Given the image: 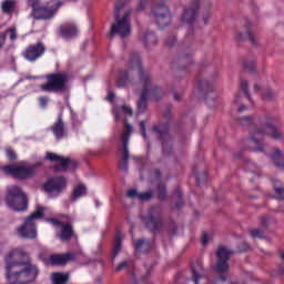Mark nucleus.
<instances>
[{"label":"nucleus","instance_id":"nucleus-1","mask_svg":"<svg viewBox=\"0 0 284 284\" xmlns=\"http://www.w3.org/2000/svg\"><path fill=\"white\" fill-rule=\"evenodd\" d=\"M7 278L12 284L34 283L39 270L32 263L28 253L22 248H14L6 256Z\"/></svg>","mask_w":284,"mask_h":284},{"label":"nucleus","instance_id":"nucleus-2","mask_svg":"<svg viewBox=\"0 0 284 284\" xmlns=\"http://www.w3.org/2000/svg\"><path fill=\"white\" fill-rule=\"evenodd\" d=\"M130 14H132V8L125 3V1L120 0L115 3L114 8V19L115 22L111 26L109 37L112 39L114 34H119L121 39L130 37L132 28L130 26Z\"/></svg>","mask_w":284,"mask_h":284},{"label":"nucleus","instance_id":"nucleus-3","mask_svg":"<svg viewBox=\"0 0 284 284\" xmlns=\"http://www.w3.org/2000/svg\"><path fill=\"white\" fill-rule=\"evenodd\" d=\"M265 135L271 139H282L283 133L272 124H265L263 126H255L251 131V138L244 140V145L252 152H263V139Z\"/></svg>","mask_w":284,"mask_h":284},{"label":"nucleus","instance_id":"nucleus-4","mask_svg":"<svg viewBox=\"0 0 284 284\" xmlns=\"http://www.w3.org/2000/svg\"><path fill=\"white\" fill-rule=\"evenodd\" d=\"M129 68H131V70H136L138 74H140V82L138 83V88H141V90H143V78L148 77L150 82L148 84V97H150V99H153L154 101H161V99H163V89L159 87V84L154 83L152 75L143 71V68H141V58L139 57V53L134 52L131 54L129 60Z\"/></svg>","mask_w":284,"mask_h":284},{"label":"nucleus","instance_id":"nucleus-5","mask_svg":"<svg viewBox=\"0 0 284 284\" xmlns=\"http://www.w3.org/2000/svg\"><path fill=\"white\" fill-rule=\"evenodd\" d=\"M45 209L37 207V210L27 216L23 223L17 229L18 236L21 239H34L37 236V221L43 219Z\"/></svg>","mask_w":284,"mask_h":284},{"label":"nucleus","instance_id":"nucleus-6","mask_svg":"<svg viewBox=\"0 0 284 284\" xmlns=\"http://www.w3.org/2000/svg\"><path fill=\"white\" fill-rule=\"evenodd\" d=\"M6 203L13 212H23L28 210V196L21 186L11 185L8 187Z\"/></svg>","mask_w":284,"mask_h":284},{"label":"nucleus","instance_id":"nucleus-7","mask_svg":"<svg viewBox=\"0 0 284 284\" xmlns=\"http://www.w3.org/2000/svg\"><path fill=\"white\" fill-rule=\"evenodd\" d=\"M219 80V69L212 64H207L201 70V79L199 80V88L204 94L214 92V84Z\"/></svg>","mask_w":284,"mask_h":284},{"label":"nucleus","instance_id":"nucleus-8","mask_svg":"<svg viewBox=\"0 0 284 284\" xmlns=\"http://www.w3.org/2000/svg\"><path fill=\"white\" fill-rule=\"evenodd\" d=\"M48 81L40 85L42 92H65L69 77L67 73H52L47 75Z\"/></svg>","mask_w":284,"mask_h":284},{"label":"nucleus","instance_id":"nucleus-9","mask_svg":"<svg viewBox=\"0 0 284 284\" xmlns=\"http://www.w3.org/2000/svg\"><path fill=\"white\" fill-rule=\"evenodd\" d=\"M37 165H41V164L29 165L26 162H21L16 165L0 166V170H2L4 174H10V176H14V179L26 180V179H32V176H34L36 174L34 168H37Z\"/></svg>","mask_w":284,"mask_h":284},{"label":"nucleus","instance_id":"nucleus-10","mask_svg":"<svg viewBox=\"0 0 284 284\" xmlns=\"http://www.w3.org/2000/svg\"><path fill=\"white\" fill-rule=\"evenodd\" d=\"M133 128L130 123H124V131L121 134V143H122V158L119 163V170L121 172H128V161L130 159V151H128V142L130 141V134H132Z\"/></svg>","mask_w":284,"mask_h":284},{"label":"nucleus","instance_id":"nucleus-11","mask_svg":"<svg viewBox=\"0 0 284 284\" xmlns=\"http://www.w3.org/2000/svg\"><path fill=\"white\" fill-rule=\"evenodd\" d=\"M232 254H234V251H230V248L225 246L217 247L215 253L217 258L215 264V272H217V274H227V272H230V264L227 261H230Z\"/></svg>","mask_w":284,"mask_h":284},{"label":"nucleus","instance_id":"nucleus-12","mask_svg":"<svg viewBox=\"0 0 284 284\" xmlns=\"http://www.w3.org/2000/svg\"><path fill=\"white\" fill-rule=\"evenodd\" d=\"M143 223L150 232H159L163 227V217L160 207H153L143 217Z\"/></svg>","mask_w":284,"mask_h":284},{"label":"nucleus","instance_id":"nucleus-13","mask_svg":"<svg viewBox=\"0 0 284 284\" xmlns=\"http://www.w3.org/2000/svg\"><path fill=\"white\" fill-rule=\"evenodd\" d=\"M152 14L155 17L159 28H166V26L172 23V13L165 4H155L152 8Z\"/></svg>","mask_w":284,"mask_h":284},{"label":"nucleus","instance_id":"nucleus-14","mask_svg":"<svg viewBox=\"0 0 284 284\" xmlns=\"http://www.w3.org/2000/svg\"><path fill=\"white\" fill-rule=\"evenodd\" d=\"M47 161H53L58 163L53 166L54 172H65L68 168L70 166V158H63L58 155L57 153L47 152L45 153Z\"/></svg>","mask_w":284,"mask_h":284},{"label":"nucleus","instance_id":"nucleus-15","mask_svg":"<svg viewBox=\"0 0 284 284\" xmlns=\"http://www.w3.org/2000/svg\"><path fill=\"white\" fill-rule=\"evenodd\" d=\"M63 6V2L55 0L47 4V7H40L36 12L40 14L41 19H52L57 14L59 8Z\"/></svg>","mask_w":284,"mask_h":284},{"label":"nucleus","instance_id":"nucleus-16","mask_svg":"<svg viewBox=\"0 0 284 284\" xmlns=\"http://www.w3.org/2000/svg\"><path fill=\"white\" fill-rule=\"evenodd\" d=\"M65 179L63 178H52L44 184V190L49 194H59L65 190Z\"/></svg>","mask_w":284,"mask_h":284},{"label":"nucleus","instance_id":"nucleus-17","mask_svg":"<svg viewBox=\"0 0 284 284\" xmlns=\"http://www.w3.org/2000/svg\"><path fill=\"white\" fill-rule=\"evenodd\" d=\"M48 221L49 223H52L54 227H60L61 232L59 234V239L61 241H70V239H72V226L70 223H65L57 219H50Z\"/></svg>","mask_w":284,"mask_h":284},{"label":"nucleus","instance_id":"nucleus-18","mask_svg":"<svg viewBox=\"0 0 284 284\" xmlns=\"http://www.w3.org/2000/svg\"><path fill=\"white\" fill-rule=\"evenodd\" d=\"M148 85H150V78L144 75L142 79V89L140 99L138 100V112L143 113L148 110Z\"/></svg>","mask_w":284,"mask_h":284},{"label":"nucleus","instance_id":"nucleus-19","mask_svg":"<svg viewBox=\"0 0 284 284\" xmlns=\"http://www.w3.org/2000/svg\"><path fill=\"white\" fill-rule=\"evenodd\" d=\"M199 16V1L193 2V4L186 8L181 17L182 23L192 24L196 21V17Z\"/></svg>","mask_w":284,"mask_h":284},{"label":"nucleus","instance_id":"nucleus-20","mask_svg":"<svg viewBox=\"0 0 284 284\" xmlns=\"http://www.w3.org/2000/svg\"><path fill=\"white\" fill-rule=\"evenodd\" d=\"M44 52L45 48L43 47V44L39 43L27 48L26 51L23 52V57L24 59H27V61L32 62L37 61V59H39V57H41Z\"/></svg>","mask_w":284,"mask_h":284},{"label":"nucleus","instance_id":"nucleus-21","mask_svg":"<svg viewBox=\"0 0 284 284\" xmlns=\"http://www.w3.org/2000/svg\"><path fill=\"white\" fill-rule=\"evenodd\" d=\"M72 258V253L55 254L49 258L50 265H65Z\"/></svg>","mask_w":284,"mask_h":284},{"label":"nucleus","instance_id":"nucleus-22","mask_svg":"<svg viewBox=\"0 0 284 284\" xmlns=\"http://www.w3.org/2000/svg\"><path fill=\"white\" fill-rule=\"evenodd\" d=\"M51 130L58 140L63 139V136L68 134L65 124H63V120L61 118H59L58 121L52 125Z\"/></svg>","mask_w":284,"mask_h":284},{"label":"nucleus","instance_id":"nucleus-23","mask_svg":"<svg viewBox=\"0 0 284 284\" xmlns=\"http://www.w3.org/2000/svg\"><path fill=\"white\" fill-rule=\"evenodd\" d=\"M250 27H251V24L247 23L245 32H243V31L237 32L236 39H237V41H245L246 39H248L251 41L252 45H258V41L252 34V31H250Z\"/></svg>","mask_w":284,"mask_h":284},{"label":"nucleus","instance_id":"nucleus-24","mask_svg":"<svg viewBox=\"0 0 284 284\" xmlns=\"http://www.w3.org/2000/svg\"><path fill=\"white\" fill-rule=\"evenodd\" d=\"M85 194H88V186L81 182H78L73 186L72 201H77L78 199H81V196H85Z\"/></svg>","mask_w":284,"mask_h":284},{"label":"nucleus","instance_id":"nucleus-25","mask_svg":"<svg viewBox=\"0 0 284 284\" xmlns=\"http://www.w3.org/2000/svg\"><path fill=\"white\" fill-rule=\"evenodd\" d=\"M17 8V1L14 0H4L1 2V10L4 14H12Z\"/></svg>","mask_w":284,"mask_h":284},{"label":"nucleus","instance_id":"nucleus-26","mask_svg":"<svg viewBox=\"0 0 284 284\" xmlns=\"http://www.w3.org/2000/svg\"><path fill=\"white\" fill-rule=\"evenodd\" d=\"M51 281L53 284H65L70 281V274L68 273H53L51 275Z\"/></svg>","mask_w":284,"mask_h":284},{"label":"nucleus","instance_id":"nucleus-27","mask_svg":"<svg viewBox=\"0 0 284 284\" xmlns=\"http://www.w3.org/2000/svg\"><path fill=\"white\" fill-rule=\"evenodd\" d=\"M193 281L199 284V280L203 278V264L201 262L195 263L192 267Z\"/></svg>","mask_w":284,"mask_h":284},{"label":"nucleus","instance_id":"nucleus-28","mask_svg":"<svg viewBox=\"0 0 284 284\" xmlns=\"http://www.w3.org/2000/svg\"><path fill=\"white\" fill-rule=\"evenodd\" d=\"M6 34H9V39L11 41H16L17 39V27H10L6 33L0 36V48H3V43H6Z\"/></svg>","mask_w":284,"mask_h":284},{"label":"nucleus","instance_id":"nucleus-29","mask_svg":"<svg viewBox=\"0 0 284 284\" xmlns=\"http://www.w3.org/2000/svg\"><path fill=\"white\" fill-rule=\"evenodd\" d=\"M272 161L276 168H284V155L281 150L276 149L272 154Z\"/></svg>","mask_w":284,"mask_h":284},{"label":"nucleus","instance_id":"nucleus-30","mask_svg":"<svg viewBox=\"0 0 284 284\" xmlns=\"http://www.w3.org/2000/svg\"><path fill=\"white\" fill-rule=\"evenodd\" d=\"M152 132H154L155 134H159L161 139H163V136H168L170 132V124L155 125L152 128Z\"/></svg>","mask_w":284,"mask_h":284},{"label":"nucleus","instance_id":"nucleus-31","mask_svg":"<svg viewBox=\"0 0 284 284\" xmlns=\"http://www.w3.org/2000/svg\"><path fill=\"white\" fill-rule=\"evenodd\" d=\"M156 192H158V197L160 201L168 200V187L165 186V183L160 182L156 187Z\"/></svg>","mask_w":284,"mask_h":284},{"label":"nucleus","instance_id":"nucleus-32","mask_svg":"<svg viewBox=\"0 0 284 284\" xmlns=\"http://www.w3.org/2000/svg\"><path fill=\"white\" fill-rule=\"evenodd\" d=\"M192 53H182L178 57L181 68H187L192 63Z\"/></svg>","mask_w":284,"mask_h":284},{"label":"nucleus","instance_id":"nucleus-33","mask_svg":"<svg viewBox=\"0 0 284 284\" xmlns=\"http://www.w3.org/2000/svg\"><path fill=\"white\" fill-rule=\"evenodd\" d=\"M134 245H135L136 252H142L143 245H145V250H150L152 247V242L145 239H140L134 242Z\"/></svg>","mask_w":284,"mask_h":284},{"label":"nucleus","instance_id":"nucleus-34","mask_svg":"<svg viewBox=\"0 0 284 284\" xmlns=\"http://www.w3.org/2000/svg\"><path fill=\"white\" fill-rule=\"evenodd\" d=\"M236 123L242 125V128H250V125H254V118L252 115L239 118L236 119Z\"/></svg>","mask_w":284,"mask_h":284},{"label":"nucleus","instance_id":"nucleus-35","mask_svg":"<svg viewBox=\"0 0 284 284\" xmlns=\"http://www.w3.org/2000/svg\"><path fill=\"white\" fill-rule=\"evenodd\" d=\"M128 81H130V77H128V71H121L116 81V87L125 88V85H128Z\"/></svg>","mask_w":284,"mask_h":284},{"label":"nucleus","instance_id":"nucleus-36","mask_svg":"<svg viewBox=\"0 0 284 284\" xmlns=\"http://www.w3.org/2000/svg\"><path fill=\"white\" fill-rule=\"evenodd\" d=\"M142 41L145 45H156V36L152 32H146L144 33Z\"/></svg>","mask_w":284,"mask_h":284},{"label":"nucleus","instance_id":"nucleus-37","mask_svg":"<svg viewBox=\"0 0 284 284\" xmlns=\"http://www.w3.org/2000/svg\"><path fill=\"white\" fill-rule=\"evenodd\" d=\"M123 243V234L116 233L115 235V243H114V248H113V258L121 252V245Z\"/></svg>","mask_w":284,"mask_h":284},{"label":"nucleus","instance_id":"nucleus-38","mask_svg":"<svg viewBox=\"0 0 284 284\" xmlns=\"http://www.w3.org/2000/svg\"><path fill=\"white\" fill-rule=\"evenodd\" d=\"M262 99L267 102L276 101V91L266 89L262 94Z\"/></svg>","mask_w":284,"mask_h":284},{"label":"nucleus","instance_id":"nucleus-39","mask_svg":"<svg viewBox=\"0 0 284 284\" xmlns=\"http://www.w3.org/2000/svg\"><path fill=\"white\" fill-rule=\"evenodd\" d=\"M60 34L63 39H70L72 37V26L63 24L60 27Z\"/></svg>","mask_w":284,"mask_h":284},{"label":"nucleus","instance_id":"nucleus-40","mask_svg":"<svg viewBox=\"0 0 284 284\" xmlns=\"http://www.w3.org/2000/svg\"><path fill=\"white\" fill-rule=\"evenodd\" d=\"M250 83H247V80H241L240 82V90L244 92L245 97L248 99V101H252V95L250 94Z\"/></svg>","mask_w":284,"mask_h":284},{"label":"nucleus","instance_id":"nucleus-41","mask_svg":"<svg viewBox=\"0 0 284 284\" xmlns=\"http://www.w3.org/2000/svg\"><path fill=\"white\" fill-rule=\"evenodd\" d=\"M274 195L273 199H277V201H284V187L283 186H274Z\"/></svg>","mask_w":284,"mask_h":284},{"label":"nucleus","instance_id":"nucleus-42","mask_svg":"<svg viewBox=\"0 0 284 284\" xmlns=\"http://www.w3.org/2000/svg\"><path fill=\"white\" fill-rule=\"evenodd\" d=\"M150 199H154V192L152 191H146L139 195V201H150Z\"/></svg>","mask_w":284,"mask_h":284},{"label":"nucleus","instance_id":"nucleus-43","mask_svg":"<svg viewBox=\"0 0 284 284\" xmlns=\"http://www.w3.org/2000/svg\"><path fill=\"white\" fill-rule=\"evenodd\" d=\"M27 3L32 8L33 12L41 8V0H27Z\"/></svg>","mask_w":284,"mask_h":284},{"label":"nucleus","instance_id":"nucleus-44","mask_svg":"<svg viewBox=\"0 0 284 284\" xmlns=\"http://www.w3.org/2000/svg\"><path fill=\"white\" fill-rule=\"evenodd\" d=\"M205 181H207V173L206 172H202V173L196 174L197 185H201V183H205Z\"/></svg>","mask_w":284,"mask_h":284},{"label":"nucleus","instance_id":"nucleus-45","mask_svg":"<svg viewBox=\"0 0 284 284\" xmlns=\"http://www.w3.org/2000/svg\"><path fill=\"white\" fill-rule=\"evenodd\" d=\"M234 103H235V105H237L239 112H243V110H245V106L241 103V94L237 93L235 95Z\"/></svg>","mask_w":284,"mask_h":284},{"label":"nucleus","instance_id":"nucleus-46","mask_svg":"<svg viewBox=\"0 0 284 284\" xmlns=\"http://www.w3.org/2000/svg\"><path fill=\"white\" fill-rule=\"evenodd\" d=\"M165 45L168 48H174V45H176V37L174 36L169 37L165 41Z\"/></svg>","mask_w":284,"mask_h":284},{"label":"nucleus","instance_id":"nucleus-47","mask_svg":"<svg viewBox=\"0 0 284 284\" xmlns=\"http://www.w3.org/2000/svg\"><path fill=\"white\" fill-rule=\"evenodd\" d=\"M244 68L250 72H254V68H256L255 61H244Z\"/></svg>","mask_w":284,"mask_h":284},{"label":"nucleus","instance_id":"nucleus-48","mask_svg":"<svg viewBox=\"0 0 284 284\" xmlns=\"http://www.w3.org/2000/svg\"><path fill=\"white\" fill-rule=\"evenodd\" d=\"M128 265H130L129 261H123L121 262L116 267H115V272H123V270H125L128 267Z\"/></svg>","mask_w":284,"mask_h":284},{"label":"nucleus","instance_id":"nucleus-49","mask_svg":"<svg viewBox=\"0 0 284 284\" xmlns=\"http://www.w3.org/2000/svg\"><path fill=\"white\" fill-rule=\"evenodd\" d=\"M251 236L253 239H262L263 237V231H261L260 229H255V230L251 231Z\"/></svg>","mask_w":284,"mask_h":284},{"label":"nucleus","instance_id":"nucleus-50","mask_svg":"<svg viewBox=\"0 0 284 284\" xmlns=\"http://www.w3.org/2000/svg\"><path fill=\"white\" fill-rule=\"evenodd\" d=\"M126 196L129 199H139L140 193L136 190H129L128 193H126Z\"/></svg>","mask_w":284,"mask_h":284},{"label":"nucleus","instance_id":"nucleus-51","mask_svg":"<svg viewBox=\"0 0 284 284\" xmlns=\"http://www.w3.org/2000/svg\"><path fill=\"white\" fill-rule=\"evenodd\" d=\"M239 250L240 252H250L251 247L250 244H247V242H243L239 245Z\"/></svg>","mask_w":284,"mask_h":284},{"label":"nucleus","instance_id":"nucleus-52","mask_svg":"<svg viewBox=\"0 0 284 284\" xmlns=\"http://www.w3.org/2000/svg\"><path fill=\"white\" fill-rule=\"evenodd\" d=\"M6 154L7 158L10 159L11 161L17 159V153H14L12 149H7Z\"/></svg>","mask_w":284,"mask_h":284},{"label":"nucleus","instance_id":"nucleus-53","mask_svg":"<svg viewBox=\"0 0 284 284\" xmlns=\"http://www.w3.org/2000/svg\"><path fill=\"white\" fill-rule=\"evenodd\" d=\"M40 108H45L48 105V98L41 97L39 98Z\"/></svg>","mask_w":284,"mask_h":284},{"label":"nucleus","instance_id":"nucleus-54","mask_svg":"<svg viewBox=\"0 0 284 284\" xmlns=\"http://www.w3.org/2000/svg\"><path fill=\"white\" fill-rule=\"evenodd\" d=\"M174 196L176 200H182L183 199V191H181V189H176L174 192Z\"/></svg>","mask_w":284,"mask_h":284},{"label":"nucleus","instance_id":"nucleus-55","mask_svg":"<svg viewBox=\"0 0 284 284\" xmlns=\"http://www.w3.org/2000/svg\"><path fill=\"white\" fill-rule=\"evenodd\" d=\"M210 19H212V13H205L203 16L204 24L207 26L210 23Z\"/></svg>","mask_w":284,"mask_h":284},{"label":"nucleus","instance_id":"nucleus-56","mask_svg":"<svg viewBox=\"0 0 284 284\" xmlns=\"http://www.w3.org/2000/svg\"><path fill=\"white\" fill-rule=\"evenodd\" d=\"M122 110L125 112V114H129L130 116H132V114H133L132 108H130L128 105H122Z\"/></svg>","mask_w":284,"mask_h":284},{"label":"nucleus","instance_id":"nucleus-57","mask_svg":"<svg viewBox=\"0 0 284 284\" xmlns=\"http://www.w3.org/2000/svg\"><path fill=\"white\" fill-rule=\"evenodd\" d=\"M207 243H210V235L204 234L202 236V245H207Z\"/></svg>","mask_w":284,"mask_h":284},{"label":"nucleus","instance_id":"nucleus-58","mask_svg":"<svg viewBox=\"0 0 284 284\" xmlns=\"http://www.w3.org/2000/svg\"><path fill=\"white\" fill-rule=\"evenodd\" d=\"M146 6H148V1H140L138 6V10H145Z\"/></svg>","mask_w":284,"mask_h":284},{"label":"nucleus","instance_id":"nucleus-59","mask_svg":"<svg viewBox=\"0 0 284 284\" xmlns=\"http://www.w3.org/2000/svg\"><path fill=\"white\" fill-rule=\"evenodd\" d=\"M114 99H115V94H114V92H109V94H108V97H106V101H114Z\"/></svg>","mask_w":284,"mask_h":284},{"label":"nucleus","instance_id":"nucleus-60","mask_svg":"<svg viewBox=\"0 0 284 284\" xmlns=\"http://www.w3.org/2000/svg\"><path fill=\"white\" fill-rule=\"evenodd\" d=\"M175 207H178V210H181V207H183V199L182 200H178Z\"/></svg>","mask_w":284,"mask_h":284},{"label":"nucleus","instance_id":"nucleus-61","mask_svg":"<svg viewBox=\"0 0 284 284\" xmlns=\"http://www.w3.org/2000/svg\"><path fill=\"white\" fill-rule=\"evenodd\" d=\"M140 126H141V129H142V134H143V136H144V139H145V136H146V134H145V122H141V123H140Z\"/></svg>","mask_w":284,"mask_h":284},{"label":"nucleus","instance_id":"nucleus-62","mask_svg":"<svg viewBox=\"0 0 284 284\" xmlns=\"http://www.w3.org/2000/svg\"><path fill=\"white\" fill-rule=\"evenodd\" d=\"M164 119H166V121L170 120V119H172V111H166V112L164 113Z\"/></svg>","mask_w":284,"mask_h":284},{"label":"nucleus","instance_id":"nucleus-63","mask_svg":"<svg viewBox=\"0 0 284 284\" xmlns=\"http://www.w3.org/2000/svg\"><path fill=\"white\" fill-rule=\"evenodd\" d=\"M270 217H262V225H268Z\"/></svg>","mask_w":284,"mask_h":284},{"label":"nucleus","instance_id":"nucleus-64","mask_svg":"<svg viewBox=\"0 0 284 284\" xmlns=\"http://www.w3.org/2000/svg\"><path fill=\"white\" fill-rule=\"evenodd\" d=\"M173 99L174 101H181V94L174 93Z\"/></svg>","mask_w":284,"mask_h":284}]
</instances>
